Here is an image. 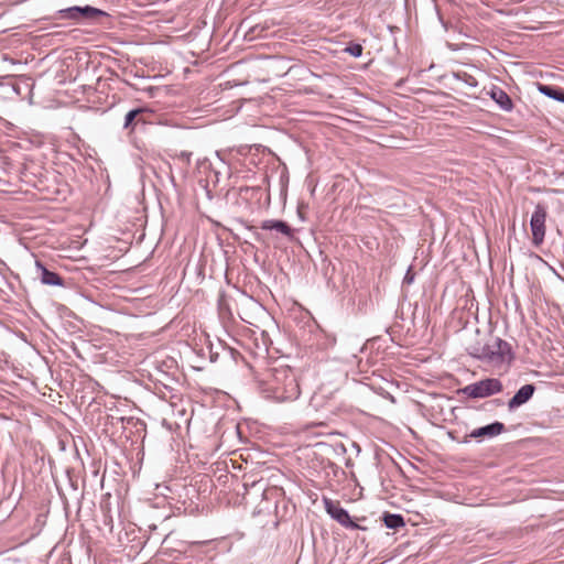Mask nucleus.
I'll return each instance as SVG.
<instances>
[{
	"label": "nucleus",
	"instance_id": "obj_1",
	"mask_svg": "<svg viewBox=\"0 0 564 564\" xmlns=\"http://www.w3.org/2000/svg\"><path fill=\"white\" fill-rule=\"evenodd\" d=\"M260 388L263 398L278 403L293 402L301 393L296 377L289 366L270 368Z\"/></svg>",
	"mask_w": 564,
	"mask_h": 564
},
{
	"label": "nucleus",
	"instance_id": "obj_2",
	"mask_svg": "<svg viewBox=\"0 0 564 564\" xmlns=\"http://www.w3.org/2000/svg\"><path fill=\"white\" fill-rule=\"evenodd\" d=\"M468 352L491 368H508L513 359L511 346L492 334L478 336L469 346Z\"/></svg>",
	"mask_w": 564,
	"mask_h": 564
},
{
	"label": "nucleus",
	"instance_id": "obj_3",
	"mask_svg": "<svg viewBox=\"0 0 564 564\" xmlns=\"http://www.w3.org/2000/svg\"><path fill=\"white\" fill-rule=\"evenodd\" d=\"M501 391L502 383L495 378L484 379L464 388V393L470 398H486Z\"/></svg>",
	"mask_w": 564,
	"mask_h": 564
},
{
	"label": "nucleus",
	"instance_id": "obj_4",
	"mask_svg": "<svg viewBox=\"0 0 564 564\" xmlns=\"http://www.w3.org/2000/svg\"><path fill=\"white\" fill-rule=\"evenodd\" d=\"M546 210L543 206L538 205L532 214L530 227L532 232V242L540 246L545 237Z\"/></svg>",
	"mask_w": 564,
	"mask_h": 564
},
{
	"label": "nucleus",
	"instance_id": "obj_5",
	"mask_svg": "<svg viewBox=\"0 0 564 564\" xmlns=\"http://www.w3.org/2000/svg\"><path fill=\"white\" fill-rule=\"evenodd\" d=\"M35 268L36 275L43 284L50 286H64L63 278L57 273L50 271L41 261H35Z\"/></svg>",
	"mask_w": 564,
	"mask_h": 564
},
{
	"label": "nucleus",
	"instance_id": "obj_6",
	"mask_svg": "<svg viewBox=\"0 0 564 564\" xmlns=\"http://www.w3.org/2000/svg\"><path fill=\"white\" fill-rule=\"evenodd\" d=\"M325 507L327 512L340 524L345 527H355V523L350 520L348 512L340 507L339 502L325 499Z\"/></svg>",
	"mask_w": 564,
	"mask_h": 564
},
{
	"label": "nucleus",
	"instance_id": "obj_7",
	"mask_svg": "<svg viewBox=\"0 0 564 564\" xmlns=\"http://www.w3.org/2000/svg\"><path fill=\"white\" fill-rule=\"evenodd\" d=\"M535 388L533 384H525L519 389V391L511 398L508 402L509 410L517 409L528 402L533 393Z\"/></svg>",
	"mask_w": 564,
	"mask_h": 564
},
{
	"label": "nucleus",
	"instance_id": "obj_8",
	"mask_svg": "<svg viewBox=\"0 0 564 564\" xmlns=\"http://www.w3.org/2000/svg\"><path fill=\"white\" fill-rule=\"evenodd\" d=\"M66 12H67V17L72 18V19H78V18L94 19V18H97V17L104 14V12L101 10L93 8V7H88V6L85 8L74 7V8L68 9Z\"/></svg>",
	"mask_w": 564,
	"mask_h": 564
},
{
	"label": "nucleus",
	"instance_id": "obj_9",
	"mask_svg": "<svg viewBox=\"0 0 564 564\" xmlns=\"http://www.w3.org/2000/svg\"><path fill=\"white\" fill-rule=\"evenodd\" d=\"M505 426L500 422H496L492 424H489L487 426L477 429L473 431L471 436L473 437H484V436H496L500 434L503 431Z\"/></svg>",
	"mask_w": 564,
	"mask_h": 564
},
{
	"label": "nucleus",
	"instance_id": "obj_10",
	"mask_svg": "<svg viewBox=\"0 0 564 564\" xmlns=\"http://www.w3.org/2000/svg\"><path fill=\"white\" fill-rule=\"evenodd\" d=\"M490 96L503 110L512 109V100L505 90L500 88H494L490 93Z\"/></svg>",
	"mask_w": 564,
	"mask_h": 564
},
{
	"label": "nucleus",
	"instance_id": "obj_11",
	"mask_svg": "<svg viewBox=\"0 0 564 564\" xmlns=\"http://www.w3.org/2000/svg\"><path fill=\"white\" fill-rule=\"evenodd\" d=\"M262 229H275L285 236H291L292 230L288 224L281 220H265L261 225Z\"/></svg>",
	"mask_w": 564,
	"mask_h": 564
},
{
	"label": "nucleus",
	"instance_id": "obj_12",
	"mask_svg": "<svg viewBox=\"0 0 564 564\" xmlns=\"http://www.w3.org/2000/svg\"><path fill=\"white\" fill-rule=\"evenodd\" d=\"M539 91L542 93L543 95L550 97V98H553L555 100H558L561 102H564V91L561 90V89H556L552 86H547V85H539Z\"/></svg>",
	"mask_w": 564,
	"mask_h": 564
},
{
	"label": "nucleus",
	"instance_id": "obj_13",
	"mask_svg": "<svg viewBox=\"0 0 564 564\" xmlns=\"http://www.w3.org/2000/svg\"><path fill=\"white\" fill-rule=\"evenodd\" d=\"M384 524L390 529H397L404 525V520L400 514L387 513L383 518Z\"/></svg>",
	"mask_w": 564,
	"mask_h": 564
},
{
	"label": "nucleus",
	"instance_id": "obj_14",
	"mask_svg": "<svg viewBox=\"0 0 564 564\" xmlns=\"http://www.w3.org/2000/svg\"><path fill=\"white\" fill-rule=\"evenodd\" d=\"M143 112L142 109H135V110H131L129 111L127 115H126V122H124V127L128 128V127H131L133 124V121L135 120V118L141 115Z\"/></svg>",
	"mask_w": 564,
	"mask_h": 564
},
{
	"label": "nucleus",
	"instance_id": "obj_15",
	"mask_svg": "<svg viewBox=\"0 0 564 564\" xmlns=\"http://www.w3.org/2000/svg\"><path fill=\"white\" fill-rule=\"evenodd\" d=\"M347 51L355 57H358L362 53V46L360 44H354L347 48Z\"/></svg>",
	"mask_w": 564,
	"mask_h": 564
},
{
	"label": "nucleus",
	"instance_id": "obj_16",
	"mask_svg": "<svg viewBox=\"0 0 564 564\" xmlns=\"http://www.w3.org/2000/svg\"><path fill=\"white\" fill-rule=\"evenodd\" d=\"M23 175H24V177H25V182H30L29 180H26L28 174H26L25 172L23 173Z\"/></svg>",
	"mask_w": 564,
	"mask_h": 564
}]
</instances>
